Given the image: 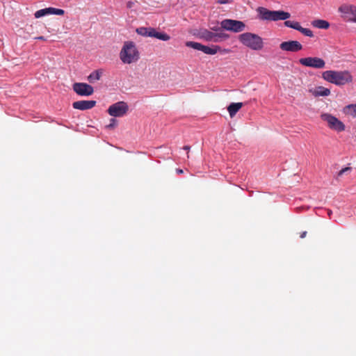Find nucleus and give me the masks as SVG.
Wrapping results in <instances>:
<instances>
[{
    "label": "nucleus",
    "mask_w": 356,
    "mask_h": 356,
    "mask_svg": "<svg viewBox=\"0 0 356 356\" xmlns=\"http://www.w3.org/2000/svg\"><path fill=\"white\" fill-rule=\"evenodd\" d=\"M129 110L128 105L124 102H118L111 105L108 107V113L113 117H122Z\"/></svg>",
    "instance_id": "8"
},
{
    "label": "nucleus",
    "mask_w": 356,
    "mask_h": 356,
    "mask_svg": "<svg viewBox=\"0 0 356 356\" xmlns=\"http://www.w3.org/2000/svg\"><path fill=\"white\" fill-rule=\"evenodd\" d=\"M74 91L81 96H89L93 94V88L85 83H75L73 84Z\"/></svg>",
    "instance_id": "12"
},
{
    "label": "nucleus",
    "mask_w": 356,
    "mask_h": 356,
    "mask_svg": "<svg viewBox=\"0 0 356 356\" xmlns=\"http://www.w3.org/2000/svg\"><path fill=\"white\" fill-rule=\"evenodd\" d=\"M229 2V0H218L217 1V3H220V4H225V3H228Z\"/></svg>",
    "instance_id": "27"
},
{
    "label": "nucleus",
    "mask_w": 356,
    "mask_h": 356,
    "mask_svg": "<svg viewBox=\"0 0 356 356\" xmlns=\"http://www.w3.org/2000/svg\"><path fill=\"white\" fill-rule=\"evenodd\" d=\"M134 2H133V1H129V2H127V7L128 8H131L134 6Z\"/></svg>",
    "instance_id": "28"
},
{
    "label": "nucleus",
    "mask_w": 356,
    "mask_h": 356,
    "mask_svg": "<svg viewBox=\"0 0 356 356\" xmlns=\"http://www.w3.org/2000/svg\"><path fill=\"white\" fill-rule=\"evenodd\" d=\"M102 74L103 72L102 70H95L88 76V80L90 83H95L100 79Z\"/></svg>",
    "instance_id": "18"
},
{
    "label": "nucleus",
    "mask_w": 356,
    "mask_h": 356,
    "mask_svg": "<svg viewBox=\"0 0 356 356\" xmlns=\"http://www.w3.org/2000/svg\"><path fill=\"white\" fill-rule=\"evenodd\" d=\"M229 38V35L225 33L220 32L214 33L213 42H220Z\"/></svg>",
    "instance_id": "23"
},
{
    "label": "nucleus",
    "mask_w": 356,
    "mask_h": 356,
    "mask_svg": "<svg viewBox=\"0 0 356 356\" xmlns=\"http://www.w3.org/2000/svg\"><path fill=\"white\" fill-rule=\"evenodd\" d=\"M35 39L40 40H46V39L43 36L36 37Z\"/></svg>",
    "instance_id": "31"
},
{
    "label": "nucleus",
    "mask_w": 356,
    "mask_h": 356,
    "mask_svg": "<svg viewBox=\"0 0 356 356\" xmlns=\"http://www.w3.org/2000/svg\"><path fill=\"white\" fill-rule=\"evenodd\" d=\"M222 54H228L231 51L230 49H221L220 50Z\"/></svg>",
    "instance_id": "29"
},
{
    "label": "nucleus",
    "mask_w": 356,
    "mask_h": 356,
    "mask_svg": "<svg viewBox=\"0 0 356 356\" xmlns=\"http://www.w3.org/2000/svg\"><path fill=\"white\" fill-rule=\"evenodd\" d=\"M238 40L244 46L252 50H260L264 47L262 38L255 33H243L238 35Z\"/></svg>",
    "instance_id": "3"
},
{
    "label": "nucleus",
    "mask_w": 356,
    "mask_h": 356,
    "mask_svg": "<svg viewBox=\"0 0 356 356\" xmlns=\"http://www.w3.org/2000/svg\"><path fill=\"white\" fill-rule=\"evenodd\" d=\"M339 11L343 15V17L348 18V20L356 23V6L353 4H343Z\"/></svg>",
    "instance_id": "11"
},
{
    "label": "nucleus",
    "mask_w": 356,
    "mask_h": 356,
    "mask_svg": "<svg viewBox=\"0 0 356 356\" xmlns=\"http://www.w3.org/2000/svg\"><path fill=\"white\" fill-rule=\"evenodd\" d=\"M45 15H46L45 10H44V9L38 10L34 13V16L35 18H40L43 16H45Z\"/></svg>",
    "instance_id": "24"
},
{
    "label": "nucleus",
    "mask_w": 356,
    "mask_h": 356,
    "mask_svg": "<svg viewBox=\"0 0 356 356\" xmlns=\"http://www.w3.org/2000/svg\"><path fill=\"white\" fill-rule=\"evenodd\" d=\"M322 120L327 122V127L337 132H341L345 130V124L338 118L330 113H322L321 115Z\"/></svg>",
    "instance_id": "6"
},
{
    "label": "nucleus",
    "mask_w": 356,
    "mask_h": 356,
    "mask_svg": "<svg viewBox=\"0 0 356 356\" xmlns=\"http://www.w3.org/2000/svg\"><path fill=\"white\" fill-rule=\"evenodd\" d=\"M312 24L313 26L321 29H327L330 27V23L323 19L314 20L312 22Z\"/></svg>",
    "instance_id": "17"
},
{
    "label": "nucleus",
    "mask_w": 356,
    "mask_h": 356,
    "mask_svg": "<svg viewBox=\"0 0 356 356\" xmlns=\"http://www.w3.org/2000/svg\"><path fill=\"white\" fill-rule=\"evenodd\" d=\"M322 77L337 86L345 85L353 81V77L348 71L327 70L323 72Z\"/></svg>",
    "instance_id": "2"
},
{
    "label": "nucleus",
    "mask_w": 356,
    "mask_h": 356,
    "mask_svg": "<svg viewBox=\"0 0 356 356\" xmlns=\"http://www.w3.org/2000/svg\"><path fill=\"white\" fill-rule=\"evenodd\" d=\"M330 94V90L328 88L319 86L316 88L314 90V95L318 96H328Z\"/></svg>",
    "instance_id": "22"
},
{
    "label": "nucleus",
    "mask_w": 356,
    "mask_h": 356,
    "mask_svg": "<svg viewBox=\"0 0 356 356\" xmlns=\"http://www.w3.org/2000/svg\"><path fill=\"white\" fill-rule=\"evenodd\" d=\"M120 58L124 64L136 63L140 58V53L133 41H126L120 52Z\"/></svg>",
    "instance_id": "1"
},
{
    "label": "nucleus",
    "mask_w": 356,
    "mask_h": 356,
    "mask_svg": "<svg viewBox=\"0 0 356 356\" xmlns=\"http://www.w3.org/2000/svg\"><path fill=\"white\" fill-rule=\"evenodd\" d=\"M116 120L113 118L111 119V123L106 126L107 128L111 129L115 126Z\"/></svg>",
    "instance_id": "26"
},
{
    "label": "nucleus",
    "mask_w": 356,
    "mask_h": 356,
    "mask_svg": "<svg viewBox=\"0 0 356 356\" xmlns=\"http://www.w3.org/2000/svg\"><path fill=\"white\" fill-rule=\"evenodd\" d=\"M307 232H306V231L302 232L300 234V237L301 238H304L307 236Z\"/></svg>",
    "instance_id": "30"
},
{
    "label": "nucleus",
    "mask_w": 356,
    "mask_h": 356,
    "mask_svg": "<svg viewBox=\"0 0 356 356\" xmlns=\"http://www.w3.org/2000/svg\"><path fill=\"white\" fill-rule=\"evenodd\" d=\"M257 10L261 16V18L264 20H286L291 17L289 13L284 12L283 10H269L267 8L263 7H259Z\"/></svg>",
    "instance_id": "4"
},
{
    "label": "nucleus",
    "mask_w": 356,
    "mask_h": 356,
    "mask_svg": "<svg viewBox=\"0 0 356 356\" xmlns=\"http://www.w3.org/2000/svg\"><path fill=\"white\" fill-rule=\"evenodd\" d=\"M284 25L287 27H290L291 29H293L295 30H297L300 31L301 33H302L304 35H306L309 38L314 37V33L312 31H311L309 29L303 28L301 26L299 22L296 21H285Z\"/></svg>",
    "instance_id": "14"
},
{
    "label": "nucleus",
    "mask_w": 356,
    "mask_h": 356,
    "mask_svg": "<svg viewBox=\"0 0 356 356\" xmlns=\"http://www.w3.org/2000/svg\"><path fill=\"white\" fill-rule=\"evenodd\" d=\"M243 103H232L228 107L227 111L231 118H233L236 113L242 108Z\"/></svg>",
    "instance_id": "16"
},
{
    "label": "nucleus",
    "mask_w": 356,
    "mask_h": 356,
    "mask_svg": "<svg viewBox=\"0 0 356 356\" xmlns=\"http://www.w3.org/2000/svg\"><path fill=\"white\" fill-rule=\"evenodd\" d=\"M136 33L142 36L156 38L163 41H168L170 39V35L167 33L158 32L155 29L152 27H139L136 29Z\"/></svg>",
    "instance_id": "5"
},
{
    "label": "nucleus",
    "mask_w": 356,
    "mask_h": 356,
    "mask_svg": "<svg viewBox=\"0 0 356 356\" xmlns=\"http://www.w3.org/2000/svg\"><path fill=\"white\" fill-rule=\"evenodd\" d=\"M176 171H177V172L178 174H182L183 173V170H181V169H177Z\"/></svg>",
    "instance_id": "32"
},
{
    "label": "nucleus",
    "mask_w": 356,
    "mask_h": 356,
    "mask_svg": "<svg viewBox=\"0 0 356 356\" xmlns=\"http://www.w3.org/2000/svg\"><path fill=\"white\" fill-rule=\"evenodd\" d=\"M44 10L46 12V15H63L65 14V10L60 8H56L52 7H49L44 8Z\"/></svg>",
    "instance_id": "20"
},
{
    "label": "nucleus",
    "mask_w": 356,
    "mask_h": 356,
    "mask_svg": "<svg viewBox=\"0 0 356 356\" xmlns=\"http://www.w3.org/2000/svg\"><path fill=\"white\" fill-rule=\"evenodd\" d=\"M184 149L188 151L190 149V146L186 145L183 147Z\"/></svg>",
    "instance_id": "33"
},
{
    "label": "nucleus",
    "mask_w": 356,
    "mask_h": 356,
    "mask_svg": "<svg viewBox=\"0 0 356 356\" xmlns=\"http://www.w3.org/2000/svg\"><path fill=\"white\" fill-rule=\"evenodd\" d=\"M280 48L284 51L298 52L302 50L303 47L301 43L297 40H289L282 42L280 44Z\"/></svg>",
    "instance_id": "13"
},
{
    "label": "nucleus",
    "mask_w": 356,
    "mask_h": 356,
    "mask_svg": "<svg viewBox=\"0 0 356 356\" xmlns=\"http://www.w3.org/2000/svg\"><path fill=\"white\" fill-rule=\"evenodd\" d=\"M343 113L356 118V104L346 106L343 109Z\"/></svg>",
    "instance_id": "19"
},
{
    "label": "nucleus",
    "mask_w": 356,
    "mask_h": 356,
    "mask_svg": "<svg viewBox=\"0 0 356 356\" xmlns=\"http://www.w3.org/2000/svg\"><path fill=\"white\" fill-rule=\"evenodd\" d=\"M299 63L303 66L316 69H323L325 66L323 59L318 57H307L299 59Z\"/></svg>",
    "instance_id": "9"
},
{
    "label": "nucleus",
    "mask_w": 356,
    "mask_h": 356,
    "mask_svg": "<svg viewBox=\"0 0 356 356\" xmlns=\"http://www.w3.org/2000/svg\"><path fill=\"white\" fill-rule=\"evenodd\" d=\"M214 33L207 29L202 30L200 31V37L207 41L213 42Z\"/></svg>",
    "instance_id": "21"
},
{
    "label": "nucleus",
    "mask_w": 356,
    "mask_h": 356,
    "mask_svg": "<svg viewBox=\"0 0 356 356\" xmlns=\"http://www.w3.org/2000/svg\"><path fill=\"white\" fill-rule=\"evenodd\" d=\"M96 105L94 100H81L73 102L72 106L75 109L85 111L93 108Z\"/></svg>",
    "instance_id": "15"
},
{
    "label": "nucleus",
    "mask_w": 356,
    "mask_h": 356,
    "mask_svg": "<svg viewBox=\"0 0 356 356\" xmlns=\"http://www.w3.org/2000/svg\"><path fill=\"white\" fill-rule=\"evenodd\" d=\"M351 171V168L350 167H346L343 169H341L339 172H338V177H341V175H343L344 173L346 172H350Z\"/></svg>",
    "instance_id": "25"
},
{
    "label": "nucleus",
    "mask_w": 356,
    "mask_h": 356,
    "mask_svg": "<svg viewBox=\"0 0 356 356\" xmlns=\"http://www.w3.org/2000/svg\"><path fill=\"white\" fill-rule=\"evenodd\" d=\"M221 28L234 33L241 32L245 30V24L242 21L225 19L220 22Z\"/></svg>",
    "instance_id": "7"
},
{
    "label": "nucleus",
    "mask_w": 356,
    "mask_h": 356,
    "mask_svg": "<svg viewBox=\"0 0 356 356\" xmlns=\"http://www.w3.org/2000/svg\"><path fill=\"white\" fill-rule=\"evenodd\" d=\"M186 46L188 47H191L194 49H197L199 51H202L206 54L214 55L219 50H220V47L219 46H213L212 47L203 45L199 42L188 41L186 42Z\"/></svg>",
    "instance_id": "10"
}]
</instances>
